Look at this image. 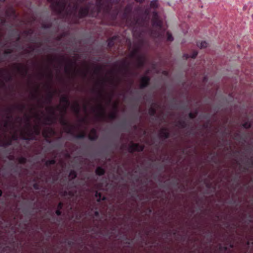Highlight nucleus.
Wrapping results in <instances>:
<instances>
[{"label": "nucleus", "instance_id": "44", "mask_svg": "<svg viewBox=\"0 0 253 253\" xmlns=\"http://www.w3.org/2000/svg\"><path fill=\"white\" fill-rule=\"evenodd\" d=\"M102 70V68L100 66H97L95 67L94 69V73L95 74H98L100 73Z\"/></svg>", "mask_w": 253, "mask_h": 253}, {"label": "nucleus", "instance_id": "12", "mask_svg": "<svg viewBox=\"0 0 253 253\" xmlns=\"http://www.w3.org/2000/svg\"><path fill=\"white\" fill-rule=\"evenodd\" d=\"M54 133V130L51 128H46L43 130L42 134L43 137L47 141L49 142L48 140L50 138V136Z\"/></svg>", "mask_w": 253, "mask_h": 253}, {"label": "nucleus", "instance_id": "23", "mask_svg": "<svg viewBox=\"0 0 253 253\" xmlns=\"http://www.w3.org/2000/svg\"><path fill=\"white\" fill-rule=\"evenodd\" d=\"M176 126L184 128L189 126L188 123L184 120H179L177 122Z\"/></svg>", "mask_w": 253, "mask_h": 253}, {"label": "nucleus", "instance_id": "56", "mask_svg": "<svg viewBox=\"0 0 253 253\" xmlns=\"http://www.w3.org/2000/svg\"><path fill=\"white\" fill-rule=\"evenodd\" d=\"M55 213L58 216H60L62 214V211H61V210H57L56 211H55Z\"/></svg>", "mask_w": 253, "mask_h": 253}, {"label": "nucleus", "instance_id": "25", "mask_svg": "<svg viewBox=\"0 0 253 253\" xmlns=\"http://www.w3.org/2000/svg\"><path fill=\"white\" fill-rule=\"evenodd\" d=\"M72 109L74 112L77 114H79L80 112V106L78 102H76L75 104L72 106Z\"/></svg>", "mask_w": 253, "mask_h": 253}, {"label": "nucleus", "instance_id": "62", "mask_svg": "<svg viewBox=\"0 0 253 253\" xmlns=\"http://www.w3.org/2000/svg\"><path fill=\"white\" fill-rule=\"evenodd\" d=\"M48 77L50 79V80H52L53 78V74L51 72H50V73L48 74Z\"/></svg>", "mask_w": 253, "mask_h": 253}, {"label": "nucleus", "instance_id": "18", "mask_svg": "<svg viewBox=\"0 0 253 253\" xmlns=\"http://www.w3.org/2000/svg\"><path fill=\"white\" fill-rule=\"evenodd\" d=\"M119 38V36L118 35H115L113 37L109 38L107 40V47L111 49L112 48L115 44V41L117 40Z\"/></svg>", "mask_w": 253, "mask_h": 253}, {"label": "nucleus", "instance_id": "40", "mask_svg": "<svg viewBox=\"0 0 253 253\" xmlns=\"http://www.w3.org/2000/svg\"><path fill=\"white\" fill-rule=\"evenodd\" d=\"M76 193V191L75 192L73 191L72 190H65L64 192V195H69L70 196H74L75 194Z\"/></svg>", "mask_w": 253, "mask_h": 253}, {"label": "nucleus", "instance_id": "5", "mask_svg": "<svg viewBox=\"0 0 253 253\" xmlns=\"http://www.w3.org/2000/svg\"><path fill=\"white\" fill-rule=\"evenodd\" d=\"M46 110L50 113L51 116L46 117L45 119V121L48 124L54 123L57 119L55 116V108L52 106L48 107L46 108Z\"/></svg>", "mask_w": 253, "mask_h": 253}, {"label": "nucleus", "instance_id": "48", "mask_svg": "<svg viewBox=\"0 0 253 253\" xmlns=\"http://www.w3.org/2000/svg\"><path fill=\"white\" fill-rule=\"evenodd\" d=\"M219 249L220 251H226L227 250V247L226 246H223L221 244H219Z\"/></svg>", "mask_w": 253, "mask_h": 253}, {"label": "nucleus", "instance_id": "61", "mask_svg": "<svg viewBox=\"0 0 253 253\" xmlns=\"http://www.w3.org/2000/svg\"><path fill=\"white\" fill-rule=\"evenodd\" d=\"M67 244L69 245V246H72L74 244V242L72 241H68V242H67Z\"/></svg>", "mask_w": 253, "mask_h": 253}, {"label": "nucleus", "instance_id": "21", "mask_svg": "<svg viewBox=\"0 0 253 253\" xmlns=\"http://www.w3.org/2000/svg\"><path fill=\"white\" fill-rule=\"evenodd\" d=\"M69 66H66L65 68V71L67 74H70L73 70V66L74 62H73L71 60H68Z\"/></svg>", "mask_w": 253, "mask_h": 253}, {"label": "nucleus", "instance_id": "43", "mask_svg": "<svg viewBox=\"0 0 253 253\" xmlns=\"http://www.w3.org/2000/svg\"><path fill=\"white\" fill-rule=\"evenodd\" d=\"M167 41H169V42H172L173 41V38L172 36V35L170 33H169V32H167Z\"/></svg>", "mask_w": 253, "mask_h": 253}, {"label": "nucleus", "instance_id": "22", "mask_svg": "<svg viewBox=\"0 0 253 253\" xmlns=\"http://www.w3.org/2000/svg\"><path fill=\"white\" fill-rule=\"evenodd\" d=\"M95 197L97 198V202L98 203L106 200V197L102 196V194L98 191L95 192Z\"/></svg>", "mask_w": 253, "mask_h": 253}, {"label": "nucleus", "instance_id": "7", "mask_svg": "<svg viewBox=\"0 0 253 253\" xmlns=\"http://www.w3.org/2000/svg\"><path fill=\"white\" fill-rule=\"evenodd\" d=\"M152 25L160 30H161L163 27V22L160 19L158 14L156 12H154L152 18Z\"/></svg>", "mask_w": 253, "mask_h": 253}, {"label": "nucleus", "instance_id": "6", "mask_svg": "<svg viewBox=\"0 0 253 253\" xmlns=\"http://www.w3.org/2000/svg\"><path fill=\"white\" fill-rule=\"evenodd\" d=\"M144 149V146L138 143H134L131 142V144L129 145L128 151L130 153H133L135 151L142 152Z\"/></svg>", "mask_w": 253, "mask_h": 253}, {"label": "nucleus", "instance_id": "4", "mask_svg": "<svg viewBox=\"0 0 253 253\" xmlns=\"http://www.w3.org/2000/svg\"><path fill=\"white\" fill-rule=\"evenodd\" d=\"M51 3L52 10L58 14H61L65 11L67 13V6L69 0H47Z\"/></svg>", "mask_w": 253, "mask_h": 253}, {"label": "nucleus", "instance_id": "41", "mask_svg": "<svg viewBox=\"0 0 253 253\" xmlns=\"http://www.w3.org/2000/svg\"><path fill=\"white\" fill-rule=\"evenodd\" d=\"M242 126L246 129H249L252 126V124L249 122H246L242 124Z\"/></svg>", "mask_w": 253, "mask_h": 253}, {"label": "nucleus", "instance_id": "54", "mask_svg": "<svg viewBox=\"0 0 253 253\" xmlns=\"http://www.w3.org/2000/svg\"><path fill=\"white\" fill-rule=\"evenodd\" d=\"M9 250H10V248L8 246H6L2 249V251L3 252V253H5L7 251H9Z\"/></svg>", "mask_w": 253, "mask_h": 253}, {"label": "nucleus", "instance_id": "11", "mask_svg": "<svg viewBox=\"0 0 253 253\" xmlns=\"http://www.w3.org/2000/svg\"><path fill=\"white\" fill-rule=\"evenodd\" d=\"M150 82V78L148 76H143L140 79V88L143 89L147 87Z\"/></svg>", "mask_w": 253, "mask_h": 253}, {"label": "nucleus", "instance_id": "53", "mask_svg": "<svg viewBox=\"0 0 253 253\" xmlns=\"http://www.w3.org/2000/svg\"><path fill=\"white\" fill-rule=\"evenodd\" d=\"M24 33L26 35H28L32 34L33 33V31L31 29H29V30H26V31H24Z\"/></svg>", "mask_w": 253, "mask_h": 253}, {"label": "nucleus", "instance_id": "51", "mask_svg": "<svg viewBox=\"0 0 253 253\" xmlns=\"http://www.w3.org/2000/svg\"><path fill=\"white\" fill-rule=\"evenodd\" d=\"M13 52V50L11 49H6L4 51V54L5 55H8V54H10L11 53H12Z\"/></svg>", "mask_w": 253, "mask_h": 253}, {"label": "nucleus", "instance_id": "49", "mask_svg": "<svg viewBox=\"0 0 253 253\" xmlns=\"http://www.w3.org/2000/svg\"><path fill=\"white\" fill-rule=\"evenodd\" d=\"M247 163L249 164L250 167H253V156L251 157L250 159L247 161Z\"/></svg>", "mask_w": 253, "mask_h": 253}, {"label": "nucleus", "instance_id": "38", "mask_svg": "<svg viewBox=\"0 0 253 253\" xmlns=\"http://www.w3.org/2000/svg\"><path fill=\"white\" fill-rule=\"evenodd\" d=\"M198 113V111L196 110L194 113H189L188 114V116L190 119H194L197 117Z\"/></svg>", "mask_w": 253, "mask_h": 253}, {"label": "nucleus", "instance_id": "8", "mask_svg": "<svg viewBox=\"0 0 253 253\" xmlns=\"http://www.w3.org/2000/svg\"><path fill=\"white\" fill-rule=\"evenodd\" d=\"M13 65L16 71L23 77L27 75L28 69L26 66L21 64H14Z\"/></svg>", "mask_w": 253, "mask_h": 253}, {"label": "nucleus", "instance_id": "64", "mask_svg": "<svg viewBox=\"0 0 253 253\" xmlns=\"http://www.w3.org/2000/svg\"><path fill=\"white\" fill-rule=\"evenodd\" d=\"M145 0H135V1L136 2H138L139 3H142L144 2Z\"/></svg>", "mask_w": 253, "mask_h": 253}, {"label": "nucleus", "instance_id": "37", "mask_svg": "<svg viewBox=\"0 0 253 253\" xmlns=\"http://www.w3.org/2000/svg\"><path fill=\"white\" fill-rule=\"evenodd\" d=\"M6 112H7V115L6 116V118L7 119H10L12 118V116L11 114L13 112V109L11 108H8L6 110Z\"/></svg>", "mask_w": 253, "mask_h": 253}, {"label": "nucleus", "instance_id": "35", "mask_svg": "<svg viewBox=\"0 0 253 253\" xmlns=\"http://www.w3.org/2000/svg\"><path fill=\"white\" fill-rule=\"evenodd\" d=\"M14 107L21 112H22L25 108V105L23 104L16 105Z\"/></svg>", "mask_w": 253, "mask_h": 253}, {"label": "nucleus", "instance_id": "36", "mask_svg": "<svg viewBox=\"0 0 253 253\" xmlns=\"http://www.w3.org/2000/svg\"><path fill=\"white\" fill-rule=\"evenodd\" d=\"M54 96V93L51 91H49L47 93V99L49 102H51Z\"/></svg>", "mask_w": 253, "mask_h": 253}, {"label": "nucleus", "instance_id": "63", "mask_svg": "<svg viewBox=\"0 0 253 253\" xmlns=\"http://www.w3.org/2000/svg\"><path fill=\"white\" fill-rule=\"evenodd\" d=\"M81 74L84 78H85L86 77V73L85 72H82Z\"/></svg>", "mask_w": 253, "mask_h": 253}, {"label": "nucleus", "instance_id": "39", "mask_svg": "<svg viewBox=\"0 0 253 253\" xmlns=\"http://www.w3.org/2000/svg\"><path fill=\"white\" fill-rule=\"evenodd\" d=\"M85 136L86 134L84 132L74 136V137L77 139H84Z\"/></svg>", "mask_w": 253, "mask_h": 253}, {"label": "nucleus", "instance_id": "29", "mask_svg": "<svg viewBox=\"0 0 253 253\" xmlns=\"http://www.w3.org/2000/svg\"><path fill=\"white\" fill-rule=\"evenodd\" d=\"M56 164V160L53 159L52 160H48L45 161V166L47 167H49L50 165H53Z\"/></svg>", "mask_w": 253, "mask_h": 253}, {"label": "nucleus", "instance_id": "20", "mask_svg": "<svg viewBox=\"0 0 253 253\" xmlns=\"http://www.w3.org/2000/svg\"><path fill=\"white\" fill-rule=\"evenodd\" d=\"M98 108L100 111V113L98 114L99 117L103 120L105 119L106 117V115L105 114L104 107L101 104H99L98 106Z\"/></svg>", "mask_w": 253, "mask_h": 253}, {"label": "nucleus", "instance_id": "10", "mask_svg": "<svg viewBox=\"0 0 253 253\" xmlns=\"http://www.w3.org/2000/svg\"><path fill=\"white\" fill-rule=\"evenodd\" d=\"M129 67L130 63L128 62L126 59H124L122 60L120 69L124 71V74L125 75L128 73H130Z\"/></svg>", "mask_w": 253, "mask_h": 253}, {"label": "nucleus", "instance_id": "2", "mask_svg": "<svg viewBox=\"0 0 253 253\" xmlns=\"http://www.w3.org/2000/svg\"><path fill=\"white\" fill-rule=\"evenodd\" d=\"M130 14L124 11L123 17L125 19H127V23L129 26L132 28V32L134 35H137L140 37L141 33L140 31H137V27H143L145 25V18L141 16H137L133 18L130 17Z\"/></svg>", "mask_w": 253, "mask_h": 253}, {"label": "nucleus", "instance_id": "16", "mask_svg": "<svg viewBox=\"0 0 253 253\" xmlns=\"http://www.w3.org/2000/svg\"><path fill=\"white\" fill-rule=\"evenodd\" d=\"M159 106L157 103H153L151 107L148 110V113L151 116H155L156 114L157 109Z\"/></svg>", "mask_w": 253, "mask_h": 253}, {"label": "nucleus", "instance_id": "34", "mask_svg": "<svg viewBox=\"0 0 253 253\" xmlns=\"http://www.w3.org/2000/svg\"><path fill=\"white\" fill-rule=\"evenodd\" d=\"M197 55H198V52L196 51H194V52H193V53L189 55V54H185V56H186V59L189 58H195L196 57V56H197Z\"/></svg>", "mask_w": 253, "mask_h": 253}, {"label": "nucleus", "instance_id": "33", "mask_svg": "<svg viewBox=\"0 0 253 253\" xmlns=\"http://www.w3.org/2000/svg\"><path fill=\"white\" fill-rule=\"evenodd\" d=\"M197 46L200 48H204L207 47L208 43L205 41H202L200 43L198 42Z\"/></svg>", "mask_w": 253, "mask_h": 253}, {"label": "nucleus", "instance_id": "45", "mask_svg": "<svg viewBox=\"0 0 253 253\" xmlns=\"http://www.w3.org/2000/svg\"><path fill=\"white\" fill-rule=\"evenodd\" d=\"M51 23H43L42 24V28L43 29H49L51 27Z\"/></svg>", "mask_w": 253, "mask_h": 253}, {"label": "nucleus", "instance_id": "58", "mask_svg": "<svg viewBox=\"0 0 253 253\" xmlns=\"http://www.w3.org/2000/svg\"><path fill=\"white\" fill-rule=\"evenodd\" d=\"M134 10L137 12H139L141 11V7L140 6H137L135 8Z\"/></svg>", "mask_w": 253, "mask_h": 253}, {"label": "nucleus", "instance_id": "13", "mask_svg": "<svg viewBox=\"0 0 253 253\" xmlns=\"http://www.w3.org/2000/svg\"><path fill=\"white\" fill-rule=\"evenodd\" d=\"M159 137L161 138L168 139L170 137V133L166 127H163L161 129L159 133Z\"/></svg>", "mask_w": 253, "mask_h": 253}, {"label": "nucleus", "instance_id": "19", "mask_svg": "<svg viewBox=\"0 0 253 253\" xmlns=\"http://www.w3.org/2000/svg\"><path fill=\"white\" fill-rule=\"evenodd\" d=\"M141 47L140 46H137L134 48L130 52L129 54V57L130 58H137L138 55H142V54H140V50Z\"/></svg>", "mask_w": 253, "mask_h": 253}, {"label": "nucleus", "instance_id": "50", "mask_svg": "<svg viewBox=\"0 0 253 253\" xmlns=\"http://www.w3.org/2000/svg\"><path fill=\"white\" fill-rule=\"evenodd\" d=\"M33 188L35 190H40V185H39V184L38 183L36 182V183H35L33 184Z\"/></svg>", "mask_w": 253, "mask_h": 253}, {"label": "nucleus", "instance_id": "26", "mask_svg": "<svg viewBox=\"0 0 253 253\" xmlns=\"http://www.w3.org/2000/svg\"><path fill=\"white\" fill-rule=\"evenodd\" d=\"M133 9V4L132 3H129L127 4L124 9V11L126 12V13H128L129 14H131L132 11Z\"/></svg>", "mask_w": 253, "mask_h": 253}, {"label": "nucleus", "instance_id": "57", "mask_svg": "<svg viewBox=\"0 0 253 253\" xmlns=\"http://www.w3.org/2000/svg\"><path fill=\"white\" fill-rule=\"evenodd\" d=\"M11 139L13 140L16 141L18 139V136L16 134H13L12 135Z\"/></svg>", "mask_w": 253, "mask_h": 253}, {"label": "nucleus", "instance_id": "1", "mask_svg": "<svg viewBox=\"0 0 253 253\" xmlns=\"http://www.w3.org/2000/svg\"><path fill=\"white\" fill-rule=\"evenodd\" d=\"M68 7L71 9L68 10L67 14L71 15L73 13L74 16L76 17L75 24H79L80 20L86 17L97 18L101 11L107 14L111 10V5L109 3L105 4L103 0H95V3L92 1L87 2L84 6L80 8L78 13V5L77 3H74L72 6V3L70 2Z\"/></svg>", "mask_w": 253, "mask_h": 253}, {"label": "nucleus", "instance_id": "27", "mask_svg": "<svg viewBox=\"0 0 253 253\" xmlns=\"http://www.w3.org/2000/svg\"><path fill=\"white\" fill-rule=\"evenodd\" d=\"M77 176V173L74 170H71L69 173V177H70V181L75 179Z\"/></svg>", "mask_w": 253, "mask_h": 253}, {"label": "nucleus", "instance_id": "14", "mask_svg": "<svg viewBox=\"0 0 253 253\" xmlns=\"http://www.w3.org/2000/svg\"><path fill=\"white\" fill-rule=\"evenodd\" d=\"M136 59L137 66L139 68H142L145 63V56L144 55H138Z\"/></svg>", "mask_w": 253, "mask_h": 253}, {"label": "nucleus", "instance_id": "55", "mask_svg": "<svg viewBox=\"0 0 253 253\" xmlns=\"http://www.w3.org/2000/svg\"><path fill=\"white\" fill-rule=\"evenodd\" d=\"M105 4H107L108 3H109L111 5V7H112V0H103Z\"/></svg>", "mask_w": 253, "mask_h": 253}, {"label": "nucleus", "instance_id": "60", "mask_svg": "<svg viewBox=\"0 0 253 253\" xmlns=\"http://www.w3.org/2000/svg\"><path fill=\"white\" fill-rule=\"evenodd\" d=\"M94 214L96 217H98L99 216V212L97 210L94 211Z\"/></svg>", "mask_w": 253, "mask_h": 253}, {"label": "nucleus", "instance_id": "32", "mask_svg": "<svg viewBox=\"0 0 253 253\" xmlns=\"http://www.w3.org/2000/svg\"><path fill=\"white\" fill-rule=\"evenodd\" d=\"M107 117H108V118L109 119H110V120H115L117 117L116 111L110 113V114L108 115V116Z\"/></svg>", "mask_w": 253, "mask_h": 253}, {"label": "nucleus", "instance_id": "42", "mask_svg": "<svg viewBox=\"0 0 253 253\" xmlns=\"http://www.w3.org/2000/svg\"><path fill=\"white\" fill-rule=\"evenodd\" d=\"M12 144L11 140H8L2 143L1 146L4 147L9 146Z\"/></svg>", "mask_w": 253, "mask_h": 253}, {"label": "nucleus", "instance_id": "46", "mask_svg": "<svg viewBox=\"0 0 253 253\" xmlns=\"http://www.w3.org/2000/svg\"><path fill=\"white\" fill-rule=\"evenodd\" d=\"M3 77L6 82H10L12 80V76L9 74H8L7 76H4Z\"/></svg>", "mask_w": 253, "mask_h": 253}, {"label": "nucleus", "instance_id": "28", "mask_svg": "<svg viewBox=\"0 0 253 253\" xmlns=\"http://www.w3.org/2000/svg\"><path fill=\"white\" fill-rule=\"evenodd\" d=\"M40 94V91H39V86H37L36 89H35V93L32 94V98L33 99H37L38 98V96Z\"/></svg>", "mask_w": 253, "mask_h": 253}, {"label": "nucleus", "instance_id": "47", "mask_svg": "<svg viewBox=\"0 0 253 253\" xmlns=\"http://www.w3.org/2000/svg\"><path fill=\"white\" fill-rule=\"evenodd\" d=\"M210 120H208L207 122L203 125V127L205 128H209V126H210Z\"/></svg>", "mask_w": 253, "mask_h": 253}, {"label": "nucleus", "instance_id": "9", "mask_svg": "<svg viewBox=\"0 0 253 253\" xmlns=\"http://www.w3.org/2000/svg\"><path fill=\"white\" fill-rule=\"evenodd\" d=\"M60 123L63 126H64L66 128V132L70 134L73 135L74 134L73 132V129L74 126L70 125L67 120L64 118V116H62L60 119Z\"/></svg>", "mask_w": 253, "mask_h": 253}, {"label": "nucleus", "instance_id": "15", "mask_svg": "<svg viewBox=\"0 0 253 253\" xmlns=\"http://www.w3.org/2000/svg\"><path fill=\"white\" fill-rule=\"evenodd\" d=\"M60 102L65 104V105L63 107V109L64 113H66L67 108L70 105V101L68 96L66 95L62 96L60 98Z\"/></svg>", "mask_w": 253, "mask_h": 253}, {"label": "nucleus", "instance_id": "59", "mask_svg": "<svg viewBox=\"0 0 253 253\" xmlns=\"http://www.w3.org/2000/svg\"><path fill=\"white\" fill-rule=\"evenodd\" d=\"M5 20L3 18L0 17V24L1 25H3L5 24Z\"/></svg>", "mask_w": 253, "mask_h": 253}, {"label": "nucleus", "instance_id": "52", "mask_svg": "<svg viewBox=\"0 0 253 253\" xmlns=\"http://www.w3.org/2000/svg\"><path fill=\"white\" fill-rule=\"evenodd\" d=\"M63 206H64V204L63 202H60L58 203V206H57V209L58 210H62V209H63Z\"/></svg>", "mask_w": 253, "mask_h": 253}, {"label": "nucleus", "instance_id": "3", "mask_svg": "<svg viewBox=\"0 0 253 253\" xmlns=\"http://www.w3.org/2000/svg\"><path fill=\"white\" fill-rule=\"evenodd\" d=\"M27 121L28 122L27 126L28 129L26 131L21 133V139L26 141L35 140H36V137L34 134L39 135L41 133V128L39 126L36 125L33 127V131H32L30 129V124L29 123V118H27Z\"/></svg>", "mask_w": 253, "mask_h": 253}, {"label": "nucleus", "instance_id": "30", "mask_svg": "<svg viewBox=\"0 0 253 253\" xmlns=\"http://www.w3.org/2000/svg\"><path fill=\"white\" fill-rule=\"evenodd\" d=\"M17 160L20 164H25L27 162V158L22 156L18 158Z\"/></svg>", "mask_w": 253, "mask_h": 253}, {"label": "nucleus", "instance_id": "17", "mask_svg": "<svg viewBox=\"0 0 253 253\" xmlns=\"http://www.w3.org/2000/svg\"><path fill=\"white\" fill-rule=\"evenodd\" d=\"M98 136L97 130L95 128H92L90 130V133L88 136V139L90 141H95L98 139Z\"/></svg>", "mask_w": 253, "mask_h": 253}, {"label": "nucleus", "instance_id": "31", "mask_svg": "<svg viewBox=\"0 0 253 253\" xmlns=\"http://www.w3.org/2000/svg\"><path fill=\"white\" fill-rule=\"evenodd\" d=\"M150 7L152 8L156 9L158 7V0H153L150 2Z\"/></svg>", "mask_w": 253, "mask_h": 253}, {"label": "nucleus", "instance_id": "24", "mask_svg": "<svg viewBox=\"0 0 253 253\" xmlns=\"http://www.w3.org/2000/svg\"><path fill=\"white\" fill-rule=\"evenodd\" d=\"M105 169L101 167H98L95 169V173L99 176H102L105 174Z\"/></svg>", "mask_w": 253, "mask_h": 253}]
</instances>
